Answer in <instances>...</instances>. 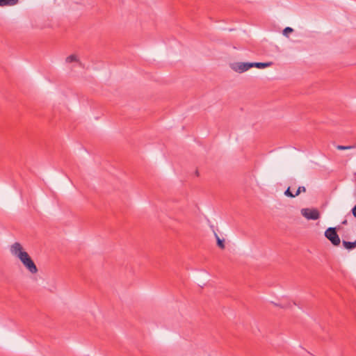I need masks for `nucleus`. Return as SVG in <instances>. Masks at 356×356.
Instances as JSON below:
<instances>
[{
	"instance_id": "nucleus-1",
	"label": "nucleus",
	"mask_w": 356,
	"mask_h": 356,
	"mask_svg": "<svg viewBox=\"0 0 356 356\" xmlns=\"http://www.w3.org/2000/svg\"><path fill=\"white\" fill-rule=\"evenodd\" d=\"M11 254L18 258L23 264L24 266L32 274L38 272V268L29 254L24 250L22 245L15 242L10 246Z\"/></svg>"
},
{
	"instance_id": "nucleus-2",
	"label": "nucleus",
	"mask_w": 356,
	"mask_h": 356,
	"mask_svg": "<svg viewBox=\"0 0 356 356\" xmlns=\"http://www.w3.org/2000/svg\"><path fill=\"white\" fill-rule=\"evenodd\" d=\"M325 236L332 243L334 246H338L341 240L337 232L336 228L329 227L325 232Z\"/></svg>"
},
{
	"instance_id": "nucleus-3",
	"label": "nucleus",
	"mask_w": 356,
	"mask_h": 356,
	"mask_svg": "<svg viewBox=\"0 0 356 356\" xmlns=\"http://www.w3.org/2000/svg\"><path fill=\"white\" fill-rule=\"evenodd\" d=\"M230 67L236 72L243 73L250 69L252 64L251 63L236 62L232 63Z\"/></svg>"
},
{
	"instance_id": "nucleus-4",
	"label": "nucleus",
	"mask_w": 356,
	"mask_h": 356,
	"mask_svg": "<svg viewBox=\"0 0 356 356\" xmlns=\"http://www.w3.org/2000/svg\"><path fill=\"white\" fill-rule=\"evenodd\" d=\"M301 214L307 220H317L320 217V213L316 209H302Z\"/></svg>"
},
{
	"instance_id": "nucleus-5",
	"label": "nucleus",
	"mask_w": 356,
	"mask_h": 356,
	"mask_svg": "<svg viewBox=\"0 0 356 356\" xmlns=\"http://www.w3.org/2000/svg\"><path fill=\"white\" fill-rule=\"evenodd\" d=\"M19 2V0H0V6H13Z\"/></svg>"
},
{
	"instance_id": "nucleus-6",
	"label": "nucleus",
	"mask_w": 356,
	"mask_h": 356,
	"mask_svg": "<svg viewBox=\"0 0 356 356\" xmlns=\"http://www.w3.org/2000/svg\"><path fill=\"white\" fill-rule=\"evenodd\" d=\"M343 247L347 250H353L356 248V241L353 242H349L346 241H342Z\"/></svg>"
},
{
	"instance_id": "nucleus-7",
	"label": "nucleus",
	"mask_w": 356,
	"mask_h": 356,
	"mask_svg": "<svg viewBox=\"0 0 356 356\" xmlns=\"http://www.w3.org/2000/svg\"><path fill=\"white\" fill-rule=\"evenodd\" d=\"M251 64H252V67H255L261 69V68H265L266 67H269L271 65V63L254 62V63H251Z\"/></svg>"
},
{
	"instance_id": "nucleus-8",
	"label": "nucleus",
	"mask_w": 356,
	"mask_h": 356,
	"mask_svg": "<svg viewBox=\"0 0 356 356\" xmlns=\"http://www.w3.org/2000/svg\"><path fill=\"white\" fill-rule=\"evenodd\" d=\"M215 236L216 238V241H217V245L218 246L221 248V249H224L225 248V243H224V240L223 239H220L219 238V236H218L217 234L215 233Z\"/></svg>"
},
{
	"instance_id": "nucleus-9",
	"label": "nucleus",
	"mask_w": 356,
	"mask_h": 356,
	"mask_svg": "<svg viewBox=\"0 0 356 356\" xmlns=\"http://www.w3.org/2000/svg\"><path fill=\"white\" fill-rule=\"evenodd\" d=\"M74 61H78L77 56L76 55H70L66 58L67 63H72Z\"/></svg>"
},
{
	"instance_id": "nucleus-10",
	"label": "nucleus",
	"mask_w": 356,
	"mask_h": 356,
	"mask_svg": "<svg viewBox=\"0 0 356 356\" xmlns=\"http://www.w3.org/2000/svg\"><path fill=\"white\" fill-rule=\"evenodd\" d=\"M354 148V146H344V145H339L337 146V149H339V150H346V149H353Z\"/></svg>"
},
{
	"instance_id": "nucleus-11",
	"label": "nucleus",
	"mask_w": 356,
	"mask_h": 356,
	"mask_svg": "<svg viewBox=\"0 0 356 356\" xmlns=\"http://www.w3.org/2000/svg\"><path fill=\"white\" fill-rule=\"evenodd\" d=\"M284 195L287 197H295L296 196V195L292 193L290 191V187H289L284 192Z\"/></svg>"
},
{
	"instance_id": "nucleus-12",
	"label": "nucleus",
	"mask_w": 356,
	"mask_h": 356,
	"mask_svg": "<svg viewBox=\"0 0 356 356\" xmlns=\"http://www.w3.org/2000/svg\"><path fill=\"white\" fill-rule=\"evenodd\" d=\"M306 188L305 186H299L295 195L298 196L301 192H305Z\"/></svg>"
},
{
	"instance_id": "nucleus-13",
	"label": "nucleus",
	"mask_w": 356,
	"mask_h": 356,
	"mask_svg": "<svg viewBox=\"0 0 356 356\" xmlns=\"http://www.w3.org/2000/svg\"><path fill=\"white\" fill-rule=\"evenodd\" d=\"M293 29H292V28H291V27H286V28L284 29V31H283V34H284V35H287V34H288L289 33H291V32H293Z\"/></svg>"
},
{
	"instance_id": "nucleus-14",
	"label": "nucleus",
	"mask_w": 356,
	"mask_h": 356,
	"mask_svg": "<svg viewBox=\"0 0 356 356\" xmlns=\"http://www.w3.org/2000/svg\"><path fill=\"white\" fill-rule=\"evenodd\" d=\"M353 215L356 218V204L354 206V207L351 210Z\"/></svg>"
},
{
	"instance_id": "nucleus-15",
	"label": "nucleus",
	"mask_w": 356,
	"mask_h": 356,
	"mask_svg": "<svg viewBox=\"0 0 356 356\" xmlns=\"http://www.w3.org/2000/svg\"><path fill=\"white\" fill-rule=\"evenodd\" d=\"M346 223H347V220H344V221L342 222L343 225H346Z\"/></svg>"
}]
</instances>
